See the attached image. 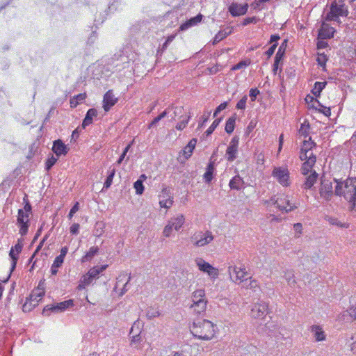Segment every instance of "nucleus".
I'll return each instance as SVG.
<instances>
[{
    "label": "nucleus",
    "instance_id": "obj_35",
    "mask_svg": "<svg viewBox=\"0 0 356 356\" xmlns=\"http://www.w3.org/2000/svg\"><path fill=\"white\" fill-rule=\"evenodd\" d=\"M243 182V179L239 176H235L230 180L229 186L232 189L239 190Z\"/></svg>",
    "mask_w": 356,
    "mask_h": 356
},
{
    "label": "nucleus",
    "instance_id": "obj_15",
    "mask_svg": "<svg viewBox=\"0 0 356 356\" xmlns=\"http://www.w3.org/2000/svg\"><path fill=\"white\" fill-rule=\"evenodd\" d=\"M197 143V139L196 138H192L188 143L184 147V149L179 152L178 159L181 162H184L186 160L188 159L195 147Z\"/></svg>",
    "mask_w": 356,
    "mask_h": 356
},
{
    "label": "nucleus",
    "instance_id": "obj_11",
    "mask_svg": "<svg viewBox=\"0 0 356 356\" xmlns=\"http://www.w3.org/2000/svg\"><path fill=\"white\" fill-rule=\"evenodd\" d=\"M73 305V300H68L63 302H60L56 305H47L43 309L42 314L44 315H49V312L54 313L62 312L65 311L66 309L69 308L70 307H72Z\"/></svg>",
    "mask_w": 356,
    "mask_h": 356
},
{
    "label": "nucleus",
    "instance_id": "obj_36",
    "mask_svg": "<svg viewBox=\"0 0 356 356\" xmlns=\"http://www.w3.org/2000/svg\"><path fill=\"white\" fill-rule=\"evenodd\" d=\"M243 287L252 289L254 291H256L258 289H259L258 282L256 280H252L250 277L247 279L246 284L245 282H244L243 284Z\"/></svg>",
    "mask_w": 356,
    "mask_h": 356
},
{
    "label": "nucleus",
    "instance_id": "obj_61",
    "mask_svg": "<svg viewBox=\"0 0 356 356\" xmlns=\"http://www.w3.org/2000/svg\"><path fill=\"white\" fill-rule=\"evenodd\" d=\"M276 47L277 44L275 43L266 51V54L268 58H270L274 54Z\"/></svg>",
    "mask_w": 356,
    "mask_h": 356
},
{
    "label": "nucleus",
    "instance_id": "obj_3",
    "mask_svg": "<svg viewBox=\"0 0 356 356\" xmlns=\"http://www.w3.org/2000/svg\"><path fill=\"white\" fill-rule=\"evenodd\" d=\"M190 329L195 337L203 340H211L215 336L217 327L210 321L198 319L193 322Z\"/></svg>",
    "mask_w": 356,
    "mask_h": 356
},
{
    "label": "nucleus",
    "instance_id": "obj_7",
    "mask_svg": "<svg viewBox=\"0 0 356 356\" xmlns=\"http://www.w3.org/2000/svg\"><path fill=\"white\" fill-rule=\"evenodd\" d=\"M213 240V236L209 231L198 232L191 237L193 244L196 247H203Z\"/></svg>",
    "mask_w": 356,
    "mask_h": 356
},
{
    "label": "nucleus",
    "instance_id": "obj_8",
    "mask_svg": "<svg viewBox=\"0 0 356 356\" xmlns=\"http://www.w3.org/2000/svg\"><path fill=\"white\" fill-rule=\"evenodd\" d=\"M334 193L333 182L332 179L323 177L321 178V186L319 188L320 196L326 200H329L333 196Z\"/></svg>",
    "mask_w": 356,
    "mask_h": 356
},
{
    "label": "nucleus",
    "instance_id": "obj_2",
    "mask_svg": "<svg viewBox=\"0 0 356 356\" xmlns=\"http://www.w3.org/2000/svg\"><path fill=\"white\" fill-rule=\"evenodd\" d=\"M333 180L337 182L335 195L343 196L349 202L350 212L356 216V178H348L344 181H337L335 179Z\"/></svg>",
    "mask_w": 356,
    "mask_h": 356
},
{
    "label": "nucleus",
    "instance_id": "obj_13",
    "mask_svg": "<svg viewBox=\"0 0 356 356\" xmlns=\"http://www.w3.org/2000/svg\"><path fill=\"white\" fill-rule=\"evenodd\" d=\"M159 205L162 208L170 209L173 204V195L168 188H163L159 195Z\"/></svg>",
    "mask_w": 356,
    "mask_h": 356
},
{
    "label": "nucleus",
    "instance_id": "obj_18",
    "mask_svg": "<svg viewBox=\"0 0 356 356\" xmlns=\"http://www.w3.org/2000/svg\"><path fill=\"white\" fill-rule=\"evenodd\" d=\"M52 151L57 157H59L65 156L69 151V148L60 139H58L53 143Z\"/></svg>",
    "mask_w": 356,
    "mask_h": 356
},
{
    "label": "nucleus",
    "instance_id": "obj_19",
    "mask_svg": "<svg viewBox=\"0 0 356 356\" xmlns=\"http://www.w3.org/2000/svg\"><path fill=\"white\" fill-rule=\"evenodd\" d=\"M248 9V4H238L236 3H232L229 7V11L232 16H241L245 15Z\"/></svg>",
    "mask_w": 356,
    "mask_h": 356
},
{
    "label": "nucleus",
    "instance_id": "obj_6",
    "mask_svg": "<svg viewBox=\"0 0 356 356\" xmlns=\"http://www.w3.org/2000/svg\"><path fill=\"white\" fill-rule=\"evenodd\" d=\"M228 272L231 280L235 283H247L245 277L248 275L245 267H237L236 266H229Z\"/></svg>",
    "mask_w": 356,
    "mask_h": 356
},
{
    "label": "nucleus",
    "instance_id": "obj_47",
    "mask_svg": "<svg viewBox=\"0 0 356 356\" xmlns=\"http://www.w3.org/2000/svg\"><path fill=\"white\" fill-rule=\"evenodd\" d=\"M167 115L166 111H164L161 113H160L157 117H156L149 124L148 129L152 128L157 122H159L161 120L164 118Z\"/></svg>",
    "mask_w": 356,
    "mask_h": 356
},
{
    "label": "nucleus",
    "instance_id": "obj_39",
    "mask_svg": "<svg viewBox=\"0 0 356 356\" xmlns=\"http://www.w3.org/2000/svg\"><path fill=\"white\" fill-rule=\"evenodd\" d=\"M235 122L236 118L234 117L229 118L226 121L225 130L227 134H230L234 131L235 128Z\"/></svg>",
    "mask_w": 356,
    "mask_h": 356
},
{
    "label": "nucleus",
    "instance_id": "obj_46",
    "mask_svg": "<svg viewBox=\"0 0 356 356\" xmlns=\"http://www.w3.org/2000/svg\"><path fill=\"white\" fill-rule=\"evenodd\" d=\"M159 315H160V313H159V310L156 309L152 308V307L148 308L147 310V312H146V316L149 319H152L153 318L159 316Z\"/></svg>",
    "mask_w": 356,
    "mask_h": 356
},
{
    "label": "nucleus",
    "instance_id": "obj_49",
    "mask_svg": "<svg viewBox=\"0 0 356 356\" xmlns=\"http://www.w3.org/2000/svg\"><path fill=\"white\" fill-rule=\"evenodd\" d=\"M115 173V169H113L111 170V172H110V174L108 175V177L104 184V188H108L111 186V185L112 184V182H113V179Z\"/></svg>",
    "mask_w": 356,
    "mask_h": 356
},
{
    "label": "nucleus",
    "instance_id": "obj_57",
    "mask_svg": "<svg viewBox=\"0 0 356 356\" xmlns=\"http://www.w3.org/2000/svg\"><path fill=\"white\" fill-rule=\"evenodd\" d=\"M174 224H168L165 228H164V230H163V234L166 237H169L170 235H171V233L172 232V230H173V227H172V225Z\"/></svg>",
    "mask_w": 356,
    "mask_h": 356
},
{
    "label": "nucleus",
    "instance_id": "obj_10",
    "mask_svg": "<svg viewBox=\"0 0 356 356\" xmlns=\"http://www.w3.org/2000/svg\"><path fill=\"white\" fill-rule=\"evenodd\" d=\"M195 264L197 266L200 270L207 273L208 275H209L211 278H216L218 277V270L212 266L208 262L205 261L203 259H196Z\"/></svg>",
    "mask_w": 356,
    "mask_h": 356
},
{
    "label": "nucleus",
    "instance_id": "obj_58",
    "mask_svg": "<svg viewBox=\"0 0 356 356\" xmlns=\"http://www.w3.org/2000/svg\"><path fill=\"white\" fill-rule=\"evenodd\" d=\"M79 209V203L76 202L74 205L72 207L68 214V217L70 219L76 213Z\"/></svg>",
    "mask_w": 356,
    "mask_h": 356
},
{
    "label": "nucleus",
    "instance_id": "obj_26",
    "mask_svg": "<svg viewBox=\"0 0 356 356\" xmlns=\"http://www.w3.org/2000/svg\"><path fill=\"white\" fill-rule=\"evenodd\" d=\"M227 31L222 30L218 31L213 38V44H216L225 38L232 33V28H227Z\"/></svg>",
    "mask_w": 356,
    "mask_h": 356
},
{
    "label": "nucleus",
    "instance_id": "obj_53",
    "mask_svg": "<svg viewBox=\"0 0 356 356\" xmlns=\"http://www.w3.org/2000/svg\"><path fill=\"white\" fill-rule=\"evenodd\" d=\"M168 356H191V355L186 350H181L179 351L172 352L170 355Z\"/></svg>",
    "mask_w": 356,
    "mask_h": 356
},
{
    "label": "nucleus",
    "instance_id": "obj_37",
    "mask_svg": "<svg viewBox=\"0 0 356 356\" xmlns=\"http://www.w3.org/2000/svg\"><path fill=\"white\" fill-rule=\"evenodd\" d=\"M285 280H286L288 284L290 286H294L296 284V281L294 277V273L293 270H287L284 272V275Z\"/></svg>",
    "mask_w": 356,
    "mask_h": 356
},
{
    "label": "nucleus",
    "instance_id": "obj_43",
    "mask_svg": "<svg viewBox=\"0 0 356 356\" xmlns=\"http://www.w3.org/2000/svg\"><path fill=\"white\" fill-rule=\"evenodd\" d=\"M63 261L64 260L60 258L56 257L51 268V273L52 275H56V273H58V268L61 266V265L63 263Z\"/></svg>",
    "mask_w": 356,
    "mask_h": 356
},
{
    "label": "nucleus",
    "instance_id": "obj_64",
    "mask_svg": "<svg viewBox=\"0 0 356 356\" xmlns=\"http://www.w3.org/2000/svg\"><path fill=\"white\" fill-rule=\"evenodd\" d=\"M349 314L352 317L356 319V304L351 307V308L350 309Z\"/></svg>",
    "mask_w": 356,
    "mask_h": 356
},
{
    "label": "nucleus",
    "instance_id": "obj_25",
    "mask_svg": "<svg viewBox=\"0 0 356 356\" xmlns=\"http://www.w3.org/2000/svg\"><path fill=\"white\" fill-rule=\"evenodd\" d=\"M207 305V300H202V302L191 304L190 309H193V312L197 314H200L205 312Z\"/></svg>",
    "mask_w": 356,
    "mask_h": 356
},
{
    "label": "nucleus",
    "instance_id": "obj_44",
    "mask_svg": "<svg viewBox=\"0 0 356 356\" xmlns=\"http://www.w3.org/2000/svg\"><path fill=\"white\" fill-rule=\"evenodd\" d=\"M134 187L136 190V193L138 195H141L144 192V186L143 184V180L138 179L134 184Z\"/></svg>",
    "mask_w": 356,
    "mask_h": 356
},
{
    "label": "nucleus",
    "instance_id": "obj_1",
    "mask_svg": "<svg viewBox=\"0 0 356 356\" xmlns=\"http://www.w3.org/2000/svg\"><path fill=\"white\" fill-rule=\"evenodd\" d=\"M310 133V124L307 120H305L298 129V136L308 137V139H305L300 146V159L303 162L301 167V172L303 175H306L312 171V168L316 162V156L314 154V150L316 147V144L309 136Z\"/></svg>",
    "mask_w": 356,
    "mask_h": 356
},
{
    "label": "nucleus",
    "instance_id": "obj_22",
    "mask_svg": "<svg viewBox=\"0 0 356 356\" xmlns=\"http://www.w3.org/2000/svg\"><path fill=\"white\" fill-rule=\"evenodd\" d=\"M202 15L201 14H198L195 17H193L188 20L186 21L184 23L180 25L179 31H185L190 27L197 25L202 21Z\"/></svg>",
    "mask_w": 356,
    "mask_h": 356
},
{
    "label": "nucleus",
    "instance_id": "obj_45",
    "mask_svg": "<svg viewBox=\"0 0 356 356\" xmlns=\"http://www.w3.org/2000/svg\"><path fill=\"white\" fill-rule=\"evenodd\" d=\"M58 161V157H55L54 155H51L50 157H49L45 163V168L47 170H49L53 165H55V163Z\"/></svg>",
    "mask_w": 356,
    "mask_h": 356
},
{
    "label": "nucleus",
    "instance_id": "obj_42",
    "mask_svg": "<svg viewBox=\"0 0 356 356\" xmlns=\"http://www.w3.org/2000/svg\"><path fill=\"white\" fill-rule=\"evenodd\" d=\"M250 63H251V60L250 59L241 60L239 63H238L237 64L232 66L231 70L232 71H236V70H240L242 68H245L248 66H249L250 65Z\"/></svg>",
    "mask_w": 356,
    "mask_h": 356
},
{
    "label": "nucleus",
    "instance_id": "obj_54",
    "mask_svg": "<svg viewBox=\"0 0 356 356\" xmlns=\"http://www.w3.org/2000/svg\"><path fill=\"white\" fill-rule=\"evenodd\" d=\"M256 163L258 165H264L265 163V156L263 152H259L256 154Z\"/></svg>",
    "mask_w": 356,
    "mask_h": 356
},
{
    "label": "nucleus",
    "instance_id": "obj_51",
    "mask_svg": "<svg viewBox=\"0 0 356 356\" xmlns=\"http://www.w3.org/2000/svg\"><path fill=\"white\" fill-rule=\"evenodd\" d=\"M248 97L247 95L243 96L236 104V108L238 110H243L246 107Z\"/></svg>",
    "mask_w": 356,
    "mask_h": 356
},
{
    "label": "nucleus",
    "instance_id": "obj_50",
    "mask_svg": "<svg viewBox=\"0 0 356 356\" xmlns=\"http://www.w3.org/2000/svg\"><path fill=\"white\" fill-rule=\"evenodd\" d=\"M189 120H190V116L189 115L186 116L181 122H179V123L177 124V125L175 127L176 129L177 130H180V131L185 129L188 123Z\"/></svg>",
    "mask_w": 356,
    "mask_h": 356
},
{
    "label": "nucleus",
    "instance_id": "obj_41",
    "mask_svg": "<svg viewBox=\"0 0 356 356\" xmlns=\"http://www.w3.org/2000/svg\"><path fill=\"white\" fill-rule=\"evenodd\" d=\"M94 280L88 276V273L81 277L80 284L79 285V289H84L86 286L90 284Z\"/></svg>",
    "mask_w": 356,
    "mask_h": 356
},
{
    "label": "nucleus",
    "instance_id": "obj_30",
    "mask_svg": "<svg viewBox=\"0 0 356 356\" xmlns=\"http://www.w3.org/2000/svg\"><path fill=\"white\" fill-rule=\"evenodd\" d=\"M107 265H102L101 266H95L89 270L88 272V276H90L93 280L98 277V275L107 268Z\"/></svg>",
    "mask_w": 356,
    "mask_h": 356
},
{
    "label": "nucleus",
    "instance_id": "obj_28",
    "mask_svg": "<svg viewBox=\"0 0 356 356\" xmlns=\"http://www.w3.org/2000/svg\"><path fill=\"white\" fill-rule=\"evenodd\" d=\"M284 54V50H282V47L280 46L278 49L277 52L276 53V55L275 57V60H274V64L273 66V72L275 74H276V73H277L279 63L283 58Z\"/></svg>",
    "mask_w": 356,
    "mask_h": 356
},
{
    "label": "nucleus",
    "instance_id": "obj_12",
    "mask_svg": "<svg viewBox=\"0 0 356 356\" xmlns=\"http://www.w3.org/2000/svg\"><path fill=\"white\" fill-rule=\"evenodd\" d=\"M268 305L266 302L259 300L254 305L251 309V316L254 318H264L268 314Z\"/></svg>",
    "mask_w": 356,
    "mask_h": 356
},
{
    "label": "nucleus",
    "instance_id": "obj_17",
    "mask_svg": "<svg viewBox=\"0 0 356 356\" xmlns=\"http://www.w3.org/2000/svg\"><path fill=\"white\" fill-rule=\"evenodd\" d=\"M346 15L343 6L333 3L330 7V11L327 15V20H335L339 16Z\"/></svg>",
    "mask_w": 356,
    "mask_h": 356
},
{
    "label": "nucleus",
    "instance_id": "obj_29",
    "mask_svg": "<svg viewBox=\"0 0 356 356\" xmlns=\"http://www.w3.org/2000/svg\"><path fill=\"white\" fill-rule=\"evenodd\" d=\"M318 178V174L314 171L307 178L304 183V188L305 189L311 188L316 183Z\"/></svg>",
    "mask_w": 356,
    "mask_h": 356
},
{
    "label": "nucleus",
    "instance_id": "obj_62",
    "mask_svg": "<svg viewBox=\"0 0 356 356\" xmlns=\"http://www.w3.org/2000/svg\"><path fill=\"white\" fill-rule=\"evenodd\" d=\"M29 229V224H21L19 232L22 236L26 235Z\"/></svg>",
    "mask_w": 356,
    "mask_h": 356
},
{
    "label": "nucleus",
    "instance_id": "obj_16",
    "mask_svg": "<svg viewBox=\"0 0 356 356\" xmlns=\"http://www.w3.org/2000/svg\"><path fill=\"white\" fill-rule=\"evenodd\" d=\"M24 201L25 202L24 209L18 211L17 222H29V216L31 214V206L27 200L26 195L24 197Z\"/></svg>",
    "mask_w": 356,
    "mask_h": 356
},
{
    "label": "nucleus",
    "instance_id": "obj_27",
    "mask_svg": "<svg viewBox=\"0 0 356 356\" xmlns=\"http://www.w3.org/2000/svg\"><path fill=\"white\" fill-rule=\"evenodd\" d=\"M191 299L193 301L192 304H195L196 302H202V300H207L205 298V291L204 289H197L195 290L191 296Z\"/></svg>",
    "mask_w": 356,
    "mask_h": 356
},
{
    "label": "nucleus",
    "instance_id": "obj_33",
    "mask_svg": "<svg viewBox=\"0 0 356 356\" xmlns=\"http://www.w3.org/2000/svg\"><path fill=\"white\" fill-rule=\"evenodd\" d=\"M327 85L326 81L323 82H316L314 83V86L313 89L312 90V92L316 97H318L320 96L321 91L325 88V86Z\"/></svg>",
    "mask_w": 356,
    "mask_h": 356
},
{
    "label": "nucleus",
    "instance_id": "obj_56",
    "mask_svg": "<svg viewBox=\"0 0 356 356\" xmlns=\"http://www.w3.org/2000/svg\"><path fill=\"white\" fill-rule=\"evenodd\" d=\"M33 302L30 301L29 298L26 299V302L23 305L24 312H29L35 307H33Z\"/></svg>",
    "mask_w": 356,
    "mask_h": 356
},
{
    "label": "nucleus",
    "instance_id": "obj_4",
    "mask_svg": "<svg viewBox=\"0 0 356 356\" xmlns=\"http://www.w3.org/2000/svg\"><path fill=\"white\" fill-rule=\"evenodd\" d=\"M271 201L278 209L286 212L298 207V203L293 199L284 193L278 194L271 198Z\"/></svg>",
    "mask_w": 356,
    "mask_h": 356
},
{
    "label": "nucleus",
    "instance_id": "obj_48",
    "mask_svg": "<svg viewBox=\"0 0 356 356\" xmlns=\"http://www.w3.org/2000/svg\"><path fill=\"white\" fill-rule=\"evenodd\" d=\"M220 122V119L215 120L211 126L207 129V130L205 131V134L207 136L211 135L214 130L216 129V127L218 126L219 123Z\"/></svg>",
    "mask_w": 356,
    "mask_h": 356
},
{
    "label": "nucleus",
    "instance_id": "obj_52",
    "mask_svg": "<svg viewBox=\"0 0 356 356\" xmlns=\"http://www.w3.org/2000/svg\"><path fill=\"white\" fill-rule=\"evenodd\" d=\"M327 60V56L324 54H318L316 61L318 62V65L321 66H325V63Z\"/></svg>",
    "mask_w": 356,
    "mask_h": 356
},
{
    "label": "nucleus",
    "instance_id": "obj_32",
    "mask_svg": "<svg viewBox=\"0 0 356 356\" xmlns=\"http://www.w3.org/2000/svg\"><path fill=\"white\" fill-rule=\"evenodd\" d=\"M86 98V93H80L77 95L74 96L70 99V104L71 108L76 107L81 102H82Z\"/></svg>",
    "mask_w": 356,
    "mask_h": 356
},
{
    "label": "nucleus",
    "instance_id": "obj_21",
    "mask_svg": "<svg viewBox=\"0 0 356 356\" xmlns=\"http://www.w3.org/2000/svg\"><path fill=\"white\" fill-rule=\"evenodd\" d=\"M335 30L333 27L323 24L319 30L318 36L322 39L331 38L334 36Z\"/></svg>",
    "mask_w": 356,
    "mask_h": 356
},
{
    "label": "nucleus",
    "instance_id": "obj_60",
    "mask_svg": "<svg viewBox=\"0 0 356 356\" xmlns=\"http://www.w3.org/2000/svg\"><path fill=\"white\" fill-rule=\"evenodd\" d=\"M227 107V103L223 102L221 103L216 109L213 115L216 116L218 113H220L221 111L225 109Z\"/></svg>",
    "mask_w": 356,
    "mask_h": 356
},
{
    "label": "nucleus",
    "instance_id": "obj_40",
    "mask_svg": "<svg viewBox=\"0 0 356 356\" xmlns=\"http://www.w3.org/2000/svg\"><path fill=\"white\" fill-rule=\"evenodd\" d=\"M18 254L19 253H17V252H15L14 248H11L10 252H9V256L12 259L10 273L13 272L16 268L17 262L18 260V256H17Z\"/></svg>",
    "mask_w": 356,
    "mask_h": 356
},
{
    "label": "nucleus",
    "instance_id": "obj_31",
    "mask_svg": "<svg viewBox=\"0 0 356 356\" xmlns=\"http://www.w3.org/2000/svg\"><path fill=\"white\" fill-rule=\"evenodd\" d=\"M44 295V291H38V290L34 291L31 293L29 299L30 300V301L31 302L33 303V307H35L36 305H38V302L40 301V300L42 298V296Z\"/></svg>",
    "mask_w": 356,
    "mask_h": 356
},
{
    "label": "nucleus",
    "instance_id": "obj_34",
    "mask_svg": "<svg viewBox=\"0 0 356 356\" xmlns=\"http://www.w3.org/2000/svg\"><path fill=\"white\" fill-rule=\"evenodd\" d=\"M98 251V247H91L88 252H87L86 254L82 257L81 261L83 263L90 261L94 257V256L97 254Z\"/></svg>",
    "mask_w": 356,
    "mask_h": 356
},
{
    "label": "nucleus",
    "instance_id": "obj_23",
    "mask_svg": "<svg viewBox=\"0 0 356 356\" xmlns=\"http://www.w3.org/2000/svg\"><path fill=\"white\" fill-rule=\"evenodd\" d=\"M311 332L314 334V337L317 341L325 340V334L323 329L317 325H314L311 327Z\"/></svg>",
    "mask_w": 356,
    "mask_h": 356
},
{
    "label": "nucleus",
    "instance_id": "obj_24",
    "mask_svg": "<svg viewBox=\"0 0 356 356\" xmlns=\"http://www.w3.org/2000/svg\"><path fill=\"white\" fill-rule=\"evenodd\" d=\"M97 115V111L95 108H90L86 115L85 118L82 122V127L85 128L86 127L90 125L92 123V119L94 117H96Z\"/></svg>",
    "mask_w": 356,
    "mask_h": 356
},
{
    "label": "nucleus",
    "instance_id": "obj_55",
    "mask_svg": "<svg viewBox=\"0 0 356 356\" xmlns=\"http://www.w3.org/2000/svg\"><path fill=\"white\" fill-rule=\"evenodd\" d=\"M258 22V19L256 17H246L243 19L242 25L247 26L249 24H256Z\"/></svg>",
    "mask_w": 356,
    "mask_h": 356
},
{
    "label": "nucleus",
    "instance_id": "obj_9",
    "mask_svg": "<svg viewBox=\"0 0 356 356\" xmlns=\"http://www.w3.org/2000/svg\"><path fill=\"white\" fill-rule=\"evenodd\" d=\"M239 138L234 136L227 146L225 152V157L228 161L232 162L237 158L238 152Z\"/></svg>",
    "mask_w": 356,
    "mask_h": 356
},
{
    "label": "nucleus",
    "instance_id": "obj_38",
    "mask_svg": "<svg viewBox=\"0 0 356 356\" xmlns=\"http://www.w3.org/2000/svg\"><path fill=\"white\" fill-rule=\"evenodd\" d=\"M214 171V165L213 162H210L207 168V171L204 174V178L207 182H210L213 179V172Z\"/></svg>",
    "mask_w": 356,
    "mask_h": 356
},
{
    "label": "nucleus",
    "instance_id": "obj_20",
    "mask_svg": "<svg viewBox=\"0 0 356 356\" xmlns=\"http://www.w3.org/2000/svg\"><path fill=\"white\" fill-rule=\"evenodd\" d=\"M309 99L311 100L312 102H313L312 103V106L314 108H315L316 109H318L319 111L323 113L326 116H330V115L331 111H330V108L329 107H326V106H322L317 99H314V97H312V96H309V95L307 96V97L305 98V100L307 102H308Z\"/></svg>",
    "mask_w": 356,
    "mask_h": 356
},
{
    "label": "nucleus",
    "instance_id": "obj_14",
    "mask_svg": "<svg viewBox=\"0 0 356 356\" xmlns=\"http://www.w3.org/2000/svg\"><path fill=\"white\" fill-rule=\"evenodd\" d=\"M118 102V98L115 97L113 90H108L104 95L102 101V107L105 112H108Z\"/></svg>",
    "mask_w": 356,
    "mask_h": 356
},
{
    "label": "nucleus",
    "instance_id": "obj_63",
    "mask_svg": "<svg viewBox=\"0 0 356 356\" xmlns=\"http://www.w3.org/2000/svg\"><path fill=\"white\" fill-rule=\"evenodd\" d=\"M67 251H68L67 247H66V246L63 247L60 250V255H58L57 257L64 260V258L66 256Z\"/></svg>",
    "mask_w": 356,
    "mask_h": 356
},
{
    "label": "nucleus",
    "instance_id": "obj_59",
    "mask_svg": "<svg viewBox=\"0 0 356 356\" xmlns=\"http://www.w3.org/2000/svg\"><path fill=\"white\" fill-rule=\"evenodd\" d=\"M259 92V90L257 88H251L250 90V97L251 100L254 101Z\"/></svg>",
    "mask_w": 356,
    "mask_h": 356
},
{
    "label": "nucleus",
    "instance_id": "obj_5",
    "mask_svg": "<svg viewBox=\"0 0 356 356\" xmlns=\"http://www.w3.org/2000/svg\"><path fill=\"white\" fill-rule=\"evenodd\" d=\"M272 177L282 186L288 187L291 184L290 172L286 166L275 167Z\"/></svg>",
    "mask_w": 356,
    "mask_h": 356
}]
</instances>
